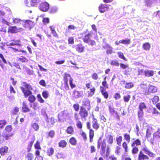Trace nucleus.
I'll return each instance as SVG.
<instances>
[{
    "label": "nucleus",
    "instance_id": "26",
    "mask_svg": "<svg viewBox=\"0 0 160 160\" xmlns=\"http://www.w3.org/2000/svg\"><path fill=\"white\" fill-rule=\"evenodd\" d=\"M35 141V138H32L31 141L29 142L28 143L27 147V150L28 152H29L31 151L32 148V145Z\"/></svg>",
    "mask_w": 160,
    "mask_h": 160
},
{
    "label": "nucleus",
    "instance_id": "59",
    "mask_svg": "<svg viewBox=\"0 0 160 160\" xmlns=\"http://www.w3.org/2000/svg\"><path fill=\"white\" fill-rule=\"evenodd\" d=\"M51 31V33L53 34V36L56 38H58V35L55 29H53L51 26L50 27Z\"/></svg>",
    "mask_w": 160,
    "mask_h": 160
},
{
    "label": "nucleus",
    "instance_id": "57",
    "mask_svg": "<svg viewBox=\"0 0 160 160\" xmlns=\"http://www.w3.org/2000/svg\"><path fill=\"white\" fill-rule=\"evenodd\" d=\"M121 43L124 44H128L130 43V39H122L121 40Z\"/></svg>",
    "mask_w": 160,
    "mask_h": 160
},
{
    "label": "nucleus",
    "instance_id": "38",
    "mask_svg": "<svg viewBox=\"0 0 160 160\" xmlns=\"http://www.w3.org/2000/svg\"><path fill=\"white\" fill-rule=\"evenodd\" d=\"M143 48L146 50L149 51L150 49L151 46L150 44L148 42H145L142 45Z\"/></svg>",
    "mask_w": 160,
    "mask_h": 160
},
{
    "label": "nucleus",
    "instance_id": "37",
    "mask_svg": "<svg viewBox=\"0 0 160 160\" xmlns=\"http://www.w3.org/2000/svg\"><path fill=\"white\" fill-rule=\"evenodd\" d=\"M126 93H127V94L126 95H124L123 96V99L124 102H128L130 100L131 98V96L127 92H126Z\"/></svg>",
    "mask_w": 160,
    "mask_h": 160
},
{
    "label": "nucleus",
    "instance_id": "27",
    "mask_svg": "<svg viewBox=\"0 0 160 160\" xmlns=\"http://www.w3.org/2000/svg\"><path fill=\"white\" fill-rule=\"evenodd\" d=\"M123 84H124V88L126 89H130L134 87V84L132 82H127L125 81H123Z\"/></svg>",
    "mask_w": 160,
    "mask_h": 160
},
{
    "label": "nucleus",
    "instance_id": "10",
    "mask_svg": "<svg viewBox=\"0 0 160 160\" xmlns=\"http://www.w3.org/2000/svg\"><path fill=\"white\" fill-rule=\"evenodd\" d=\"M140 151H142V152H144L145 154H147L149 157H154L156 154L152 152H151L149 148L145 145L143 147Z\"/></svg>",
    "mask_w": 160,
    "mask_h": 160
},
{
    "label": "nucleus",
    "instance_id": "15",
    "mask_svg": "<svg viewBox=\"0 0 160 160\" xmlns=\"http://www.w3.org/2000/svg\"><path fill=\"white\" fill-rule=\"evenodd\" d=\"M0 66L3 69L6 70L7 68L3 65V64L7 63L6 60L5 59L4 56L2 53H0Z\"/></svg>",
    "mask_w": 160,
    "mask_h": 160
},
{
    "label": "nucleus",
    "instance_id": "5",
    "mask_svg": "<svg viewBox=\"0 0 160 160\" xmlns=\"http://www.w3.org/2000/svg\"><path fill=\"white\" fill-rule=\"evenodd\" d=\"M86 87L88 90L85 93V95L88 98L92 97L95 93L96 91L95 88L93 87L90 88L92 86L91 82L87 83L85 84Z\"/></svg>",
    "mask_w": 160,
    "mask_h": 160
},
{
    "label": "nucleus",
    "instance_id": "49",
    "mask_svg": "<svg viewBox=\"0 0 160 160\" xmlns=\"http://www.w3.org/2000/svg\"><path fill=\"white\" fill-rule=\"evenodd\" d=\"M124 139L127 142H128L129 143L130 141L131 137L130 135L128 134L127 133H125L123 135Z\"/></svg>",
    "mask_w": 160,
    "mask_h": 160
},
{
    "label": "nucleus",
    "instance_id": "33",
    "mask_svg": "<svg viewBox=\"0 0 160 160\" xmlns=\"http://www.w3.org/2000/svg\"><path fill=\"white\" fill-rule=\"evenodd\" d=\"M54 148L52 147H50L47 149V153L48 156H51L54 154Z\"/></svg>",
    "mask_w": 160,
    "mask_h": 160
},
{
    "label": "nucleus",
    "instance_id": "7",
    "mask_svg": "<svg viewBox=\"0 0 160 160\" xmlns=\"http://www.w3.org/2000/svg\"><path fill=\"white\" fill-rule=\"evenodd\" d=\"M86 124L87 128L89 130V142H92L93 141V138L94 135V131L91 128L90 122H86Z\"/></svg>",
    "mask_w": 160,
    "mask_h": 160
},
{
    "label": "nucleus",
    "instance_id": "19",
    "mask_svg": "<svg viewBox=\"0 0 160 160\" xmlns=\"http://www.w3.org/2000/svg\"><path fill=\"white\" fill-rule=\"evenodd\" d=\"M149 159V157L144 154L142 151L139 152L138 155V160H148Z\"/></svg>",
    "mask_w": 160,
    "mask_h": 160
},
{
    "label": "nucleus",
    "instance_id": "32",
    "mask_svg": "<svg viewBox=\"0 0 160 160\" xmlns=\"http://www.w3.org/2000/svg\"><path fill=\"white\" fill-rule=\"evenodd\" d=\"M145 76L147 77H152L154 75V71L151 70H145L144 71Z\"/></svg>",
    "mask_w": 160,
    "mask_h": 160
},
{
    "label": "nucleus",
    "instance_id": "60",
    "mask_svg": "<svg viewBox=\"0 0 160 160\" xmlns=\"http://www.w3.org/2000/svg\"><path fill=\"white\" fill-rule=\"evenodd\" d=\"M41 2V0H31V5L32 6H34L37 4Z\"/></svg>",
    "mask_w": 160,
    "mask_h": 160
},
{
    "label": "nucleus",
    "instance_id": "17",
    "mask_svg": "<svg viewBox=\"0 0 160 160\" xmlns=\"http://www.w3.org/2000/svg\"><path fill=\"white\" fill-rule=\"evenodd\" d=\"M109 9V7L107 4H101L98 7V10L101 13H103L108 11Z\"/></svg>",
    "mask_w": 160,
    "mask_h": 160
},
{
    "label": "nucleus",
    "instance_id": "1",
    "mask_svg": "<svg viewBox=\"0 0 160 160\" xmlns=\"http://www.w3.org/2000/svg\"><path fill=\"white\" fill-rule=\"evenodd\" d=\"M91 109L90 102L88 98L82 101V105L80 106L78 113L82 120H86L88 117Z\"/></svg>",
    "mask_w": 160,
    "mask_h": 160
},
{
    "label": "nucleus",
    "instance_id": "45",
    "mask_svg": "<svg viewBox=\"0 0 160 160\" xmlns=\"http://www.w3.org/2000/svg\"><path fill=\"white\" fill-rule=\"evenodd\" d=\"M69 142L72 145H75L77 144V141L75 138L72 137L69 139Z\"/></svg>",
    "mask_w": 160,
    "mask_h": 160
},
{
    "label": "nucleus",
    "instance_id": "35",
    "mask_svg": "<svg viewBox=\"0 0 160 160\" xmlns=\"http://www.w3.org/2000/svg\"><path fill=\"white\" fill-rule=\"evenodd\" d=\"M22 73H26L29 74L32 73L31 70L25 66H23L22 69Z\"/></svg>",
    "mask_w": 160,
    "mask_h": 160
},
{
    "label": "nucleus",
    "instance_id": "54",
    "mask_svg": "<svg viewBox=\"0 0 160 160\" xmlns=\"http://www.w3.org/2000/svg\"><path fill=\"white\" fill-rule=\"evenodd\" d=\"M117 144L118 145H120L122 141V136H119L116 138Z\"/></svg>",
    "mask_w": 160,
    "mask_h": 160
},
{
    "label": "nucleus",
    "instance_id": "61",
    "mask_svg": "<svg viewBox=\"0 0 160 160\" xmlns=\"http://www.w3.org/2000/svg\"><path fill=\"white\" fill-rule=\"evenodd\" d=\"M73 107L74 110L76 112L78 111L80 108L79 105L78 103L74 104L73 106Z\"/></svg>",
    "mask_w": 160,
    "mask_h": 160
},
{
    "label": "nucleus",
    "instance_id": "6",
    "mask_svg": "<svg viewBox=\"0 0 160 160\" xmlns=\"http://www.w3.org/2000/svg\"><path fill=\"white\" fill-rule=\"evenodd\" d=\"M63 78V80L64 82H68V80L69 81V84L72 89H73L76 87V85L75 84H73V79L70 74L65 73L64 74Z\"/></svg>",
    "mask_w": 160,
    "mask_h": 160
},
{
    "label": "nucleus",
    "instance_id": "18",
    "mask_svg": "<svg viewBox=\"0 0 160 160\" xmlns=\"http://www.w3.org/2000/svg\"><path fill=\"white\" fill-rule=\"evenodd\" d=\"M75 49L76 51L79 53H82L85 50V47L81 43H79L76 45Z\"/></svg>",
    "mask_w": 160,
    "mask_h": 160
},
{
    "label": "nucleus",
    "instance_id": "25",
    "mask_svg": "<svg viewBox=\"0 0 160 160\" xmlns=\"http://www.w3.org/2000/svg\"><path fill=\"white\" fill-rule=\"evenodd\" d=\"M148 94L150 93H154L157 92V89L156 87L151 85H148Z\"/></svg>",
    "mask_w": 160,
    "mask_h": 160
},
{
    "label": "nucleus",
    "instance_id": "43",
    "mask_svg": "<svg viewBox=\"0 0 160 160\" xmlns=\"http://www.w3.org/2000/svg\"><path fill=\"white\" fill-rule=\"evenodd\" d=\"M34 155L33 153L31 152L28 153L26 156L25 158L28 160H32L33 158Z\"/></svg>",
    "mask_w": 160,
    "mask_h": 160
},
{
    "label": "nucleus",
    "instance_id": "14",
    "mask_svg": "<svg viewBox=\"0 0 160 160\" xmlns=\"http://www.w3.org/2000/svg\"><path fill=\"white\" fill-rule=\"evenodd\" d=\"M92 127L94 129L97 130L99 128L100 124L98 122V120L94 117L92 118Z\"/></svg>",
    "mask_w": 160,
    "mask_h": 160
},
{
    "label": "nucleus",
    "instance_id": "20",
    "mask_svg": "<svg viewBox=\"0 0 160 160\" xmlns=\"http://www.w3.org/2000/svg\"><path fill=\"white\" fill-rule=\"evenodd\" d=\"M160 129L158 128L157 131L153 135V141H157L160 139Z\"/></svg>",
    "mask_w": 160,
    "mask_h": 160
},
{
    "label": "nucleus",
    "instance_id": "12",
    "mask_svg": "<svg viewBox=\"0 0 160 160\" xmlns=\"http://www.w3.org/2000/svg\"><path fill=\"white\" fill-rule=\"evenodd\" d=\"M139 93L141 94L145 95H148V88L146 85H142L139 88Z\"/></svg>",
    "mask_w": 160,
    "mask_h": 160
},
{
    "label": "nucleus",
    "instance_id": "28",
    "mask_svg": "<svg viewBox=\"0 0 160 160\" xmlns=\"http://www.w3.org/2000/svg\"><path fill=\"white\" fill-rule=\"evenodd\" d=\"M72 97L75 98H77L81 96V93L79 91H78L76 90L73 91L72 94Z\"/></svg>",
    "mask_w": 160,
    "mask_h": 160
},
{
    "label": "nucleus",
    "instance_id": "34",
    "mask_svg": "<svg viewBox=\"0 0 160 160\" xmlns=\"http://www.w3.org/2000/svg\"><path fill=\"white\" fill-rule=\"evenodd\" d=\"M107 142L109 145H111L113 142V137L111 135H109L106 138Z\"/></svg>",
    "mask_w": 160,
    "mask_h": 160
},
{
    "label": "nucleus",
    "instance_id": "2",
    "mask_svg": "<svg viewBox=\"0 0 160 160\" xmlns=\"http://www.w3.org/2000/svg\"><path fill=\"white\" fill-rule=\"evenodd\" d=\"M23 83L24 84V87H21L20 88L23 93L24 96L26 98L29 96L28 99L29 102L31 103L33 102L36 100V98L33 95H32V93L30 89L31 88L30 86L25 82H24Z\"/></svg>",
    "mask_w": 160,
    "mask_h": 160
},
{
    "label": "nucleus",
    "instance_id": "21",
    "mask_svg": "<svg viewBox=\"0 0 160 160\" xmlns=\"http://www.w3.org/2000/svg\"><path fill=\"white\" fill-rule=\"evenodd\" d=\"M100 88L102 95L103 96L104 98L107 99L109 97L108 92L106 91L104 88L100 86Z\"/></svg>",
    "mask_w": 160,
    "mask_h": 160
},
{
    "label": "nucleus",
    "instance_id": "56",
    "mask_svg": "<svg viewBox=\"0 0 160 160\" xmlns=\"http://www.w3.org/2000/svg\"><path fill=\"white\" fill-rule=\"evenodd\" d=\"M32 127L36 131H38L39 128V126L38 123H34L31 125Z\"/></svg>",
    "mask_w": 160,
    "mask_h": 160
},
{
    "label": "nucleus",
    "instance_id": "55",
    "mask_svg": "<svg viewBox=\"0 0 160 160\" xmlns=\"http://www.w3.org/2000/svg\"><path fill=\"white\" fill-rule=\"evenodd\" d=\"M23 20H22L18 18H14L12 19V22L14 24H18L22 22Z\"/></svg>",
    "mask_w": 160,
    "mask_h": 160
},
{
    "label": "nucleus",
    "instance_id": "48",
    "mask_svg": "<svg viewBox=\"0 0 160 160\" xmlns=\"http://www.w3.org/2000/svg\"><path fill=\"white\" fill-rule=\"evenodd\" d=\"M122 147L124 150L125 152H127L128 151V143L126 142H124L122 143Z\"/></svg>",
    "mask_w": 160,
    "mask_h": 160
},
{
    "label": "nucleus",
    "instance_id": "9",
    "mask_svg": "<svg viewBox=\"0 0 160 160\" xmlns=\"http://www.w3.org/2000/svg\"><path fill=\"white\" fill-rule=\"evenodd\" d=\"M13 134L12 133H8L6 132H3L2 134H0V142H3L5 140H8Z\"/></svg>",
    "mask_w": 160,
    "mask_h": 160
},
{
    "label": "nucleus",
    "instance_id": "64",
    "mask_svg": "<svg viewBox=\"0 0 160 160\" xmlns=\"http://www.w3.org/2000/svg\"><path fill=\"white\" fill-rule=\"evenodd\" d=\"M92 78L94 80H97L98 78V74L96 72L93 73L91 75Z\"/></svg>",
    "mask_w": 160,
    "mask_h": 160
},
{
    "label": "nucleus",
    "instance_id": "41",
    "mask_svg": "<svg viewBox=\"0 0 160 160\" xmlns=\"http://www.w3.org/2000/svg\"><path fill=\"white\" fill-rule=\"evenodd\" d=\"M14 42H12L10 43L9 44V45L10 46H15V45H18L19 46H21L22 45L19 43V42H21L20 40L19 39L16 40H13Z\"/></svg>",
    "mask_w": 160,
    "mask_h": 160
},
{
    "label": "nucleus",
    "instance_id": "4",
    "mask_svg": "<svg viewBox=\"0 0 160 160\" xmlns=\"http://www.w3.org/2000/svg\"><path fill=\"white\" fill-rule=\"evenodd\" d=\"M106 140L104 139L102 141V138H100L97 142V148L98 149L101 148L100 152V154L103 156L105 153L106 151Z\"/></svg>",
    "mask_w": 160,
    "mask_h": 160
},
{
    "label": "nucleus",
    "instance_id": "8",
    "mask_svg": "<svg viewBox=\"0 0 160 160\" xmlns=\"http://www.w3.org/2000/svg\"><path fill=\"white\" fill-rule=\"evenodd\" d=\"M22 24L23 27L29 29H31L33 28L35 25L34 22L29 20H27L25 21L23 20Z\"/></svg>",
    "mask_w": 160,
    "mask_h": 160
},
{
    "label": "nucleus",
    "instance_id": "16",
    "mask_svg": "<svg viewBox=\"0 0 160 160\" xmlns=\"http://www.w3.org/2000/svg\"><path fill=\"white\" fill-rule=\"evenodd\" d=\"M22 28H18L16 26H10L8 27V32L11 33H15L19 32V29H22Z\"/></svg>",
    "mask_w": 160,
    "mask_h": 160
},
{
    "label": "nucleus",
    "instance_id": "3",
    "mask_svg": "<svg viewBox=\"0 0 160 160\" xmlns=\"http://www.w3.org/2000/svg\"><path fill=\"white\" fill-rule=\"evenodd\" d=\"M92 33V31H91L90 32L87 33L86 32L83 33L84 36H82V39L83 41L85 43L88 44L89 45L93 46L96 44L95 41L90 39V36Z\"/></svg>",
    "mask_w": 160,
    "mask_h": 160
},
{
    "label": "nucleus",
    "instance_id": "31",
    "mask_svg": "<svg viewBox=\"0 0 160 160\" xmlns=\"http://www.w3.org/2000/svg\"><path fill=\"white\" fill-rule=\"evenodd\" d=\"M55 135V132L53 130H51L47 132V138H53Z\"/></svg>",
    "mask_w": 160,
    "mask_h": 160
},
{
    "label": "nucleus",
    "instance_id": "42",
    "mask_svg": "<svg viewBox=\"0 0 160 160\" xmlns=\"http://www.w3.org/2000/svg\"><path fill=\"white\" fill-rule=\"evenodd\" d=\"M159 101V98L158 96H154L152 98V101L154 104H156Z\"/></svg>",
    "mask_w": 160,
    "mask_h": 160
},
{
    "label": "nucleus",
    "instance_id": "40",
    "mask_svg": "<svg viewBox=\"0 0 160 160\" xmlns=\"http://www.w3.org/2000/svg\"><path fill=\"white\" fill-rule=\"evenodd\" d=\"M74 129L72 126H70L68 127L66 130V132L68 134L72 135L74 132Z\"/></svg>",
    "mask_w": 160,
    "mask_h": 160
},
{
    "label": "nucleus",
    "instance_id": "30",
    "mask_svg": "<svg viewBox=\"0 0 160 160\" xmlns=\"http://www.w3.org/2000/svg\"><path fill=\"white\" fill-rule=\"evenodd\" d=\"M138 116L139 120L140 121L144 120V112L143 111L138 110Z\"/></svg>",
    "mask_w": 160,
    "mask_h": 160
},
{
    "label": "nucleus",
    "instance_id": "58",
    "mask_svg": "<svg viewBox=\"0 0 160 160\" xmlns=\"http://www.w3.org/2000/svg\"><path fill=\"white\" fill-rule=\"evenodd\" d=\"M34 148L36 149H41V148L40 145V143L38 141H37L34 144Z\"/></svg>",
    "mask_w": 160,
    "mask_h": 160
},
{
    "label": "nucleus",
    "instance_id": "52",
    "mask_svg": "<svg viewBox=\"0 0 160 160\" xmlns=\"http://www.w3.org/2000/svg\"><path fill=\"white\" fill-rule=\"evenodd\" d=\"M76 28V27L73 25H70L68 26V28L66 29V33H68L69 32H70L69 31L70 29H75Z\"/></svg>",
    "mask_w": 160,
    "mask_h": 160
},
{
    "label": "nucleus",
    "instance_id": "53",
    "mask_svg": "<svg viewBox=\"0 0 160 160\" xmlns=\"http://www.w3.org/2000/svg\"><path fill=\"white\" fill-rule=\"evenodd\" d=\"M118 54L119 58L123 59L126 61H127V59L125 57L123 53L122 52H119L118 53Z\"/></svg>",
    "mask_w": 160,
    "mask_h": 160
},
{
    "label": "nucleus",
    "instance_id": "11",
    "mask_svg": "<svg viewBox=\"0 0 160 160\" xmlns=\"http://www.w3.org/2000/svg\"><path fill=\"white\" fill-rule=\"evenodd\" d=\"M74 118L75 120L77 121L76 123V126L77 128L80 129H82V122L79 121L80 118L78 113L75 112L74 113Z\"/></svg>",
    "mask_w": 160,
    "mask_h": 160
},
{
    "label": "nucleus",
    "instance_id": "46",
    "mask_svg": "<svg viewBox=\"0 0 160 160\" xmlns=\"http://www.w3.org/2000/svg\"><path fill=\"white\" fill-rule=\"evenodd\" d=\"M61 87L63 90H68L69 89V87L68 82H64L63 84L61 85Z\"/></svg>",
    "mask_w": 160,
    "mask_h": 160
},
{
    "label": "nucleus",
    "instance_id": "63",
    "mask_svg": "<svg viewBox=\"0 0 160 160\" xmlns=\"http://www.w3.org/2000/svg\"><path fill=\"white\" fill-rule=\"evenodd\" d=\"M131 71V69L128 66V68L125 69V70L124 71V74L125 75H129L130 74Z\"/></svg>",
    "mask_w": 160,
    "mask_h": 160
},
{
    "label": "nucleus",
    "instance_id": "39",
    "mask_svg": "<svg viewBox=\"0 0 160 160\" xmlns=\"http://www.w3.org/2000/svg\"><path fill=\"white\" fill-rule=\"evenodd\" d=\"M56 121V119L54 118H51L48 119L47 122L49 125H53Z\"/></svg>",
    "mask_w": 160,
    "mask_h": 160
},
{
    "label": "nucleus",
    "instance_id": "62",
    "mask_svg": "<svg viewBox=\"0 0 160 160\" xmlns=\"http://www.w3.org/2000/svg\"><path fill=\"white\" fill-rule=\"evenodd\" d=\"M42 95L43 97L45 98H48L49 96V94L48 91H44L42 93Z\"/></svg>",
    "mask_w": 160,
    "mask_h": 160
},
{
    "label": "nucleus",
    "instance_id": "36",
    "mask_svg": "<svg viewBox=\"0 0 160 160\" xmlns=\"http://www.w3.org/2000/svg\"><path fill=\"white\" fill-rule=\"evenodd\" d=\"M67 145V142L65 140H61L58 142V146L60 147L64 148L66 147Z\"/></svg>",
    "mask_w": 160,
    "mask_h": 160
},
{
    "label": "nucleus",
    "instance_id": "23",
    "mask_svg": "<svg viewBox=\"0 0 160 160\" xmlns=\"http://www.w3.org/2000/svg\"><path fill=\"white\" fill-rule=\"evenodd\" d=\"M30 110L28 107L26 103L25 102H23L22 103V112H30Z\"/></svg>",
    "mask_w": 160,
    "mask_h": 160
},
{
    "label": "nucleus",
    "instance_id": "44",
    "mask_svg": "<svg viewBox=\"0 0 160 160\" xmlns=\"http://www.w3.org/2000/svg\"><path fill=\"white\" fill-rule=\"evenodd\" d=\"M132 148L131 150V152L133 155H135L138 153L139 149L137 147H132Z\"/></svg>",
    "mask_w": 160,
    "mask_h": 160
},
{
    "label": "nucleus",
    "instance_id": "50",
    "mask_svg": "<svg viewBox=\"0 0 160 160\" xmlns=\"http://www.w3.org/2000/svg\"><path fill=\"white\" fill-rule=\"evenodd\" d=\"M7 123V121L5 119L0 120V129L3 128Z\"/></svg>",
    "mask_w": 160,
    "mask_h": 160
},
{
    "label": "nucleus",
    "instance_id": "29",
    "mask_svg": "<svg viewBox=\"0 0 160 160\" xmlns=\"http://www.w3.org/2000/svg\"><path fill=\"white\" fill-rule=\"evenodd\" d=\"M18 60L22 63H27L28 62V58L23 56H21L17 58Z\"/></svg>",
    "mask_w": 160,
    "mask_h": 160
},
{
    "label": "nucleus",
    "instance_id": "13",
    "mask_svg": "<svg viewBox=\"0 0 160 160\" xmlns=\"http://www.w3.org/2000/svg\"><path fill=\"white\" fill-rule=\"evenodd\" d=\"M49 8V4L47 2H42L39 6L40 9L44 12L47 11Z\"/></svg>",
    "mask_w": 160,
    "mask_h": 160
},
{
    "label": "nucleus",
    "instance_id": "22",
    "mask_svg": "<svg viewBox=\"0 0 160 160\" xmlns=\"http://www.w3.org/2000/svg\"><path fill=\"white\" fill-rule=\"evenodd\" d=\"M132 140H134L131 143V147H137L138 146H141V141L138 138L134 139V138H133Z\"/></svg>",
    "mask_w": 160,
    "mask_h": 160
},
{
    "label": "nucleus",
    "instance_id": "24",
    "mask_svg": "<svg viewBox=\"0 0 160 160\" xmlns=\"http://www.w3.org/2000/svg\"><path fill=\"white\" fill-rule=\"evenodd\" d=\"M8 148L6 146L2 147L0 148V154L1 156L5 155L8 152Z\"/></svg>",
    "mask_w": 160,
    "mask_h": 160
},
{
    "label": "nucleus",
    "instance_id": "51",
    "mask_svg": "<svg viewBox=\"0 0 160 160\" xmlns=\"http://www.w3.org/2000/svg\"><path fill=\"white\" fill-rule=\"evenodd\" d=\"M12 129V128L11 125H8L5 128V130L6 131L5 132L7 133H10L11 132Z\"/></svg>",
    "mask_w": 160,
    "mask_h": 160
},
{
    "label": "nucleus",
    "instance_id": "47",
    "mask_svg": "<svg viewBox=\"0 0 160 160\" xmlns=\"http://www.w3.org/2000/svg\"><path fill=\"white\" fill-rule=\"evenodd\" d=\"M147 107L144 102H141L139 103L138 106L139 110L143 111L144 109H146Z\"/></svg>",
    "mask_w": 160,
    "mask_h": 160
}]
</instances>
